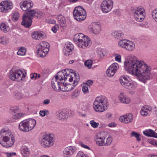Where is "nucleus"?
<instances>
[{
  "mask_svg": "<svg viewBox=\"0 0 157 157\" xmlns=\"http://www.w3.org/2000/svg\"><path fill=\"white\" fill-rule=\"evenodd\" d=\"M36 11L33 10H29L25 13L22 17L21 25L26 28L30 27L33 17H36Z\"/></svg>",
  "mask_w": 157,
  "mask_h": 157,
  "instance_id": "nucleus-6",
  "label": "nucleus"
},
{
  "mask_svg": "<svg viewBox=\"0 0 157 157\" xmlns=\"http://www.w3.org/2000/svg\"><path fill=\"white\" fill-rule=\"evenodd\" d=\"M119 100L122 103L129 104L130 102V99L124 93H121L119 96Z\"/></svg>",
  "mask_w": 157,
  "mask_h": 157,
  "instance_id": "nucleus-25",
  "label": "nucleus"
},
{
  "mask_svg": "<svg viewBox=\"0 0 157 157\" xmlns=\"http://www.w3.org/2000/svg\"><path fill=\"white\" fill-rule=\"evenodd\" d=\"M0 29L4 33H6L9 31L10 30L8 25L4 23H2L0 25Z\"/></svg>",
  "mask_w": 157,
  "mask_h": 157,
  "instance_id": "nucleus-31",
  "label": "nucleus"
},
{
  "mask_svg": "<svg viewBox=\"0 0 157 157\" xmlns=\"http://www.w3.org/2000/svg\"><path fill=\"white\" fill-rule=\"evenodd\" d=\"M76 150V148L74 146L66 147L63 151V156L64 157H71L74 155Z\"/></svg>",
  "mask_w": 157,
  "mask_h": 157,
  "instance_id": "nucleus-16",
  "label": "nucleus"
},
{
  "mask_svg": "<svg viewBox=\"0 0 157 157\" xmlns=\"http://www.w3.org/2000/svg\"><path fill=\"white\" fill-rule=\"evenodd\" d=\"M14 94L17 98L20 99L23 98V95L19 91H16L14 92Z\"/></svg>",
  "mask_w": 157,
  "mask_h": 157,
  "instance_id": "nucleus-43",
  "label": "nucleus"
},
{
  "mask_svg": "<svg viewBox=\"0 0 157 157\" xmlns=\"http://www.w3.org/2000/svg\"><path fill=\"white\" fill-rule=\"evenodd\" d=\"M113 6V2L112 0H104L101 4V10L103 13H106L110 11Z\"/></svg>",
  "mask_w": 157,
  "mask_h": 157,
  "instance_id": "nucleus-12",
  "label": "nucleus"
},
{
  "mask_svg": "<svg viewBox=\"0 0 157 157\" xmlns=\"http://www.w3.org/2000/svg\"><path fill=\"white\" fill-rule=\"evenodd\" d=\"M36 124L33 119H28L21 122L19 125V130L23 132H28L33 129Z\"/></svg>",
  "mask_w": 157,
  "mask_h": 157,
  "instance_id": "nucleus-5",
  "label": "nucleus"
},
{
  "mask_svg": "<svg viewBox=\"0 0 157 157\" xmlns=\"http://www.w3.org/2000/svg\"><path fill=\"white\" fill-rule=\"evenodd\" d=\"M134 17L138 22H141L144 20L145 17L144 10L141 7L134 8L132 11Z\"/></svg>",
  "mask_w": 157,
  "mask_h": 157,
  "instance_id": "nucleus-10",
  "label": "nucleus"
},
{
  "mask_svg": "<svg viewBox=\"0 0 157 157\" xmlns=\"http://www.w3.org/2000/svg\"><path fill=\"white\" fill-rule=\"evenodd\" d=\"M76 157H87L86 156L82 151H79L77 153Z\"/></svg>",
  "mask_w": 157,
  "mask_h": 157,
  "instance_id": "nucleus-54",
  "label": "nucleus"
},
{
  "mask_svg": "<svg viewBox=\"0 0 157 157\" xmlns=\"http://www.w3.org/2000/svg\"><path fill=\"white\" fill-rule=\"evenodd\" d=\"M119 67L117 63H113L108 68L106 71L107 75L108 77L113 76Z\"/></svg>",
  "mask_w": 157,
  "mask_h": 157,
  "instance_id": "nucleus-18",
  "label": "nucleus"
},
{
  "mask_svg": "<svg viewBox=\"0 0 157 157\" xmlns=\"http://www.w3.org/2000/svg\"><path fill=\"white\" fill-rule=\"evenodd\" d=\"M44 13L41 11L36 12V17L37 18L40 19L43 17L44 16Z\"/></svg>",
  "mask_w": 157,
  "mask_h": 157,
  "instance_id": "nucleus-44",
  "label": "nucleus"
},
{
  "mask_svg": "<svg viewBox=\"0 0 157 157\" xmlns=\"http://www.w3.org/2000/svg\"><path fill=\"white\" fill-rule=\"evenodd\" d=\"M143 133L146 136L157 138V134L151 129L146 130L143 132Z\"/></svg>",
  "mask_w": 157,
  "mask_h": 157,
  "instance_id": "nucleus-30",
  "label": "nucleus"
},
{
  "mask_svg": "<svg viewBox=\"0 0 157 157\" xmlns=\"http://www.w3.org/2000/svg\"><path fill=\"white\" fill-rule=\"evenodd\" d=\"M50 100L48 99H46L43 101V103L45 105H48L50 103Z\"/></svg>",
  "mask_w": 157,
  "mask_h": 157,
  "instance_id": "nucleus-61",
  "label": "nucleus"
},
{
  "mask_svg": "<svg viewBox=\"0 0 157 157\" xmlns=\"http://www.w3.org/2000/svg\"><path fill=\"white\" fill-rule=\"evenodd\" d=\"M82 91L84 94H87L89 93L88 88L86 86H84L82 88Z\"/></svg>",
  "mask_w": 157,
  "mask_h": 157,
  "instance_id": "nucleus-55",
  "label": "nucleus"
},
{
  "mask_svg": "<svg viewBox=\"0 0 157 157\" xmlns=\"http://www.w3.org/2000/svg\"><path fill=\"white\" fill-rule=\"evenodd\" d=\"M68 116L67 111L64 110L59 111L57 114L58 119L61 120L66 119Z\"/></svg>",
  "mask_w": 157,
  "mask_h": 157,
  "instance_id": "nucleus-27",
  "label": "nucleus"
},
{
  "mask_svg": "<svg viewBox=\"0 0 157 157\" xmlns=\"http://www.w3.org/2000/svg\"><path fill=\"white\" fill-rule=\"evenodd\" d=\"M151 14L153 19L156 22H157V9L153 10L151 13Z\"/></svg>",
  "mask_w": 157,
  "mask_h": 157,
  "instance_id": "nucleus-45",
  "label": "nucleus"
},
{
  "mask_svg": "<svg viewBox=\"0 0 157 157\" xmlns=\"http://www.w3.org/2000/svg\"><path fill=\"white\" fill-rule=\"evenodd\" d=\"M49 44L45 41H43L38 45L37 55L41 57L46 56L49 51Z\"/></svg>",
  "mask_w": 157,
  "mask_h": 157,
  "instance_id": "nucleus-9",
  "label": "nucleus"
},
{
  "mask_svg": "<svg viewBox=\"0 0 157 157\" xmlns=\"http://www.w3.org/2000/svg\"><path fill=\"white\" fill-rule=\"evenodd\" d=\"M90 123L91 126L94 128H97L99 124V123L95 122L94 120H91Z\"/></svg>",
  "mask_w": 157,
  "mask_h": 157,
  "instance_id": "nucleus-46",
  "label": "nucleus"
},
{
  "mask_svg": "<svg viewBox=\"0 0 157 157\" xmlns=\"http://www.w3.org/2000/svg\"><path fill=\"white\" fill-rule=\"evenodd\" d=\"M19 17V14L18 12H15L12 16V19L14 21H17Z\"/></svg>",
  "mask_w": 157,
  "mask_h": 157,
  "instance_id": "nucleus-39",
  "label": "nucleus"
},
{
  "mask_svg": "<svg viewBox=\"0 0 157 157\" xmlns=\"http://www.w3.org/2000/svg\"><path fill=\"white\" fill-rule=\"evenodd\" d=\"M116 124H115L113 122H112L108 124V126L109 127H115L116 126Z\"/></svg>",
  "mask_w": 157,
  "mask_h": 157,
  "instance_id": "nucleus-60",
  "label": "nucleus"
},
{
  "mask_svg": "<svg viewBox=\"0 0 157 157\" xmlns=\"http://www.w3.org/2000/svg\"><path fill=\"white\" fill-rule=\"evenodd\" d=\"M25 115V113H17L13 115V118L14 119H19L23 117Z\"/></svg>",
  "mask_w": 157,
  "mask_h": 157,
  "instance_id": "nucleus-37",
  "label": "nucleus"
},
{
  "mask_svg": "<svg viewBox=\"0 0 157 157\" xmlns=\"http://www.w3.org/2000/svg\"><path fill=\"white\" fill-rule=\"evenodd\" d=\"M87 36H85L82 33H78L76 34L74 37V41L76 44H78L81 40L82 41V39L86 37Z\"/></svg>",
  "mask_w": 157,
  "mask_h": 157,
  "instance_id": "nucleus-29",
  "label": "nucleus"
},
{
  "mask_svg": "<svg viewBox=\"0 0 157 157\" xmlns=\"http://www.w3.org/2000/svg\"><path fill=\"white\" fill-rule=\"evenodd\" d=\"M37 74L36 73H32L30 75V78L32 79L35 80L37 78Z\"/></svg>",
  "mask_w": 157,
  "mask_h": 157,
  "instance_id": "nucleus-58",
  "label": "nucleus"
},
{
  "mask_svg": "<svg viewBox=\"0 0 157 157\" xmlns=\"http://www.w3.org/2000/svg\"><path fill=\"white\" fill-rule=\"evenodd\" d=\"M91 44L90 39L88 36L85 37L82 40H81L78 44L77 45L80 48L84 49L86 48L90 47Z\"/></svg>",
  "mask_w": 157,
  "mask_h": 157,
  "instance_id": "nucleus-20",
  "label": "nucleus"
},
{
  "mask_svg": "<svg viewBox=\"0 0 157 157\" xmlns=\"http://www.w3.org/2000/svg\"><path fill=\"white\" fill-rule=\"evenodd\" d=\"M133 116L132 113H128L121 116L119 118L120 121L125 123H129L132 122Z\"/></svg>",
  "mask_w": 157,
  "mask_h": 157,
  "instance_id": "nucleus-22",
  "label": "nucleus"
},
{
  "mask_svg": "<svg viewBox=\"0 0 157 157\" xmlns=\"http://www.w3.org/2000/svg\"><path fill=\"white\" fill-rule=\"evenodd\" d=\"M13 7V3L8 1H4L0 3V11L6 13L9 11Z\"/></svg>",
  "mask_w": 157,
  "mask_h": 157,
  "instance_id": "nucleus-15",
  "label": "nucleus"
},
{
  "mask_svg": "<svg viewBox=\"0 0 157 157\" xmlns=\"http://www.w3.org/2000/svg\"><path fill=\"white\" fill-rule=\"evenodd\" d=\"M52 86L53 89L56 91H59L60 90L64 91L63 90V87H65L64 83L59 81L56 77L52 78L51 82Z\"/></svg>",
  "mask_w": 157,
  "mask_h": 157,
  "instance_id": "nucleus-14",
  "label": "nucleus"
},
{
  "mask_svg": "<svg viewBox=\"0 0 157 157\" xmlns=\"http://www.w3.org/2000/svg\"><path fill=\"white\" fill-rule=\"evenodd\" d=\"M143 107L144 109L147 112L148 114L151 113L152 109L151 107L148 105H145Z\"/></svg>",
  "mask_w": 157,
  "mask_h": 157,
  "instance_id": "nucleus-47",
  "label": "nucleus"
},
{
  "mask_svg": "<svg viewBox=\"0 0 157 157\" xmlns=\"http://www.w3.org/2000/svg\"><path fill=\"white\" fill-rule=\"evenodd\" d=\"M99 55H100V57L102 58L105 55L106 52L104 50H101L98 52Z\"/></svg>",
  "mask_w": 157,
  "mask_h": 157,
  "instance_id": "nucleus-53",
  "label": "nucleus"
},
{
  "mask_svg": "<svg viewBox=\"0 0 157 157\" xmlns=\"http://www.w3.org/2000/svg\"><path fill=\"white\" fill-rule=\"evenodd\" d=\"M140 114L143 116H146L148 114L147 112L144 109L143 107L142 108L140 111Z\"/></svg>",
  "mask_w": 157,
  "mask_h": 157,
  "instance_id": "nucleus-51",
  "label": "nucleus"
},
{
  "mask_svg": "<svg viewBox=\"0 0 157 157\" xmlns=\"http://www.w3.org/2000/svg\"><path fill=\"white\" fill-rule=\"evenodd\" d=\"M74 82L73 83V84H67L66 85L64 83V85L65 87H63L65 89V88L66 87V90L67 91H70L72 90L75 86L77 85L78 82L79 81V76H78V74L75 77H74Z\"/></svg>",
  "mask_w": 157,
  "mask_h": 157,
  "instance_id": "nucleus-21",
  "label": "nucleus"
},
{
  "mask_svg": "<svg viewBox=\"0 0 157 157\" xmlns=\"http://www.w3.org/2000/svg\"><path fill=\"white\" fill-rule=\"evenodd\" d=\"M124 65L126 71L138 77L143 82L150 78V68L144 62L137 60L133 55H131L129 60L124 62Z\"/></svg>",
  "mask_w": 157,
  "mask_h": 157,
  "instance_id": "nucleus-1",
  "label": "nucleus"
},
{
  "mask_svg": "<svg viewBox=\"0 0 157 157\" xmlns=\"http://www.w3.org/2000/svg\"><path fill=\"white\" fill-rule=\"evenodd\" d=\"M64 48L72 50L74 48V46L72 43H69L66 45Z\"/></svg>",
  "mask_w": 157,
  "mask_h": 157,
  "instance_id": "nucleus-52",
  "label": "nucleus"
},
{
  "mask_svg": "<svg viewBox=\"0 0 157 157\" xmlns=\"http://www.w3.org/2000/svg\"><path fill=\"white\" fill-rule=\"evenodd\" d=\"M73 15L74 18L79 21L85 20L86 16V11L81 6L75 7L73 11Z\"/></svg>",
  "mask_w": 157,
  "mask_h": 157,
  "instance_id": "nucleus-8",
  "label": "nucleus"
},
{
  "mask_svg": "<svg viewBox=\"0 0 157 157\" xmlns=\"http://www.w3.org/2000/svg\"><path fill=\"white\" fill-rule=\"evenodd\" d=\"M78 90H75L73 92L71 95V97L72 98L75 99L78 96Z\"/></svg>",
  "mask_w": 157,
  "mask_h": 157,
  "instance_id": "nucleus-49",
  "label": "nucleus"
},
{
  "mask_svg": "<svg viewBox=\"0 0 157 157\" xmlns=\"http://www.w3.org/2000/svg\"><path fill=\"white\" fill-rule=\"evenodd\" d=\"M33 38L36 40H40L46 37L45 34L42 31L34 32L32 35Z\"/></svg>",
  "mask_w": 157,
  "mask_h": 157,
  "instance_id": "nucleus-23",
  "label": "nucleus"
},
{
  "mask_svg": "<svg viewBox=\"0 0 157 157\" xmlns=\"http://www.w3.org/2000/svg\"><path fill=\"white\" fill-rule=\"evenodd\" d=\"M101 28V25L99 22L92 23L90 26V31L95 35H98L99 33Z\"/></svg>",
  "mask_w": 157,
  "mask_h": 157,
  "instance_id": "nucleus-17",
  "label": "nucleus"
},
{
  "mask_svg": "<svg viewBox=\"0 0 157 157\" xmlns=\"http://www.w3.org/2000/svg\"><path fill=\"white\" fill-rule=\"evenodd\" d=\"M72 50L67 49V48H64L63 51L65 55L68 56L72 53Z\"/></svg>",
  "mask_w": 157,
  "mask_h": 157,
  "instance_id": "nucleus-40",
  "label": "nucleus"
},
{
  "mask_svg": "<svg viewBox=\"0 0 157 157\" xmlns=\"http://www.w3.org/2000/svg\"><path fill=\"white\" fill-rule=\"evenodd\" d=\"M59 26L58 25H55L52 28V30L54 33H56L57 31L59 29Z\"/></svg>",
  "mask_w": 157,
  "mask_h": 157,
  "instance_id": "nucleus-57",
  "label": "nucleus"
},
{
  "mask_svg": "<svg viewBox=\"0 0 157 157\" xmlns=\"http://www.w3.org/2000/svg\"><path fill=\"white\" fill-rule=\"evenodd\" d=\"M105 138L101 133L97 134L95 137L97 144L100 146L104 145Z\"/></svg>",
  "mask_w": 157,
  "mask_h": 157,
  "instance_id": "nucleus-24",
  "label": "nucleus"
},
{
  "mask_svg": "<svg viewBox=\"0 0 157 157\" xmlns=\"http://www.w3.org/2000/svg\"><path fill=\"white\" fill-rule=\"evenodd\" d=\"M112 138L111 137L109 136L105 142L104 141V145L108 146L110 145L112 142Z\"/></svg>",
  "mask_w": 157,
  "mask_h": 157,
  "instance_id": "nucleus-41",
  "label": "nucleus"
},
{
  "mask_svg": "<svg viewBox=\"0 0 157 157\" xmlns=\"http://www.w3.org/2000/svg\"><path fill=\"white\" fill-rule=\"evenodd\" d=\"M78 75L73 70L68 69L63 70L58 72L56 75V78L61 82L64 83V82L67 80L70 82L73 80V76L75 77Z\"/></svg>",
  "mask_w": 157,
  "mask_h": 157,
  "instance_id": "nucleus-3",
  "label": "nucleus"
},
{
  "mask_svg": "<svg viewBox=\"0 0 157 157\" xmlns=\"http://www.w3.org/2000/svg\"><path fill=\"white\" fill-rule=\"evenodd\" d=\"M130 78L128 76L124 75L120 77V82L121 85L124 87H127V85L130 82Z\"/></svg>",
  "mask_w": 157,
  "mask_h": 157,
  "instance_id": "nucleus-26",
  "label": "nucleus"
},
{
  "mask_svg": "<svg viewBox=\"0 0 157 157\" xmlns=\"http://www.w3.org/2000/svg\"><path fill=\"white\" fill-rule=\"evenodd\" d=\"M15 139L11 132L2 129L0 131V144L4 147H9L14 144Z\"/></svg>",
  "mask_w": 157,
  "mask_h": 157,
  "instance_id": "nucleus-2",
  "label": "nucleus"
},
{
  "mask_svg": "<svg viewBox=\"0 0 157 157\" xmlns=\"http://www.w3.org/2000/svg\"><path fill=\"white\" fill-rule=\"evenodd\" d=\"M127 86V87L126 86L125 87L126 88L130 90H133L136 88L137 84L135 82L130 81Z\"/></svg>",
  "mask_w": 157,
  "mask_h": 157,
  "instance_id": "nucleus-32",
  "label": "nucleus"
},
{
  "mask_svg": "<svg viewBox=\"0 0 157 157\" xmlns=\"http://www.w3.org/2000/svg\"><path fill=\"white\" fill-rule=\"evenodd\" d=\"M112 35L115 39H120L121 37L122 34V33L115 31L112 33Z\"/></svg>",
  "mask_w": 157,
  "mask_h": 157,
  "instance_id": "nucleus-36",
  "label": "nucleus"
},
{
  "mask_svg": "<svg viewBox=\"0 0 157 157\" xmlns=\"http://www.w3.org/2000/svg\"><path fill=\"white\" fill-rule=\"evenodd\" d=\"M107 98L105 96H100L97 97L93 105V108L94 110L98 112L104 111L105 106H107Z\"/></svg>",
  "mask_w": 157,
  "mask_h": 157,
  "instance_id": "nucleus-4",
  "label": "nucleus"
},
{
  "mask_svg": "<svg viewBox=\"0 0 157 157\" xmlns=\"http://www.w3.org/2000/svg\"><path fill=\"white\" fill-rule=\"evenodd\" d=\"M81 146L84 148L87 149H90V148L87 145H86L84 144H82Z\"/></svg>",
  "mask_w": 157,
  "mask_h": 157,
  "instance_id": "nucleus-64",
  "label": "nucleus"
},
{
  "mask_svg": "<svg viewBox=\"0 0 157 157\" xmlns=\"http://www.w3.org/2000/svg\"><path fill=\"white\" fill-rule=\"evenodd\" d=\"M9 39L6 36H1L0 37V44L6 45L9 43Z\"/></svg>",
  "mask_w": 157,
  "mask_h": 157,
  "instance_id": "nucleus-34",
  "label": "nucleus"
},
{
  "mask_svg": "<svg viewBox=\"0 0 157 157\" xmlns=\"http://www.w3.org/2000/svg\"><path fill=\"white\" fill-rule=\"evenodd\" d=\"M132 136H134L136 138V140L138 141H140L141 140V138L140 135L139 133L134 131H132L131 133Z\"/></svg>",
  "mask_w": 157,
  "mask_h": 157,
  "instance_id": "nucleus-38",
  "label": "nucleus"
},
{
  "mask_svg": "<svg viewBox=\"0 0 157 157\" xmlns=\"http://www.w3.org/2000/svg\"><path fill=\"white\" fill-rule=\"evenodd\" d=\"M93 83V82L92 80H88L86 81L85 83V85L88 86L89 87L90 86L92 85Z\"/></svg>",
  "mask_w": 157,
  "mask_h": 157,
  "instance_id": "nucleus-56",
  "label": "nucleus"
},
{
  "mask_svg": "<svg viewBox=\"0 0 157 157\" xmlns=\"http://www.w3.org/2000/svg\"><path fill=\"white\" fill-rule=\"evenodd\" d=\"M9 77L12 80L20 82L24 79L25 75L20 69L13 68L10 71Z\"/></svg>",
  "mask_w": 157,
  "mask_h": 157,
  "instance_id": "nucleus-7",
  "label": "nucleus"
},
{
  "mask_svg": "<svg viewBox=\"0 0 157 157\" xmlns=\"http://www.w3.org/2000/svg\"><path fill=\"white\" fill-rule=\"evenodd\" d=\"M112 115L113 114L111 113H108L106 114V117L107 118L111 119L113 118Z\"/></svg>",
  "mask_w": 157,
  "mask_h": 157,
  "instance_id": "nucleus-59",
  "label": "nucleus"
},
{
  "mask_svg": "<svg viewBox=\"0 0 157 157\" xmlns=\"http://www.w3.org/2000/svg\"><path fill=\"white\" fill-rule=\"evenodd\" d=\"M56 18L60 24V27L64 29L66 26L65 17L63 15L60 14L57 16Z\"/></svg>",
  "mask_w": 157,
  "mask_h": 157,
  "instance_id": "nucleus-28",
  "label": "nucleus"
},
{
  "mask_svg": "<svg viewBox=\"0 0 157 157\" xmlns=\"http://www.w3.org/2000/svg\"><path fill=\"white\" fill-rule=\"evenodd\" d=\"M93 61L91 60H86L85 62V65L88 68H90L92 66Z\"/></svg>",
  "mask_w": 157,
  "mask_h": 157,
  "instance_id": "nucleus-42",
  "label": "nucleus"
},
{
  "mask_svg": "<svg viewBox=\"0 0 157 157\" xmlns=\"http://www.w3.org/2000/svg\"><path fill=\"white\" fill-rule=\"evenodd\" d=\"M118 44L120 47L128 52L134 50L135 46V43L133 41L125 39L120 40Z\"/></svg>",
  "mask_w": 157,
  "mask_h": 157,
  "instance_id": "nucleus-11",
  "label": "nucleus"
},
{
  "mask_svg": "<svg viewBox=\"0 0 157 157\" xmlns=\"http://www.w3.org/2000/svg\"><path fill=\"white\" fill-rule=\"evenodd\" d=\"M150 143L153 145L157 146V141L154 140H151L150 142Z\"/></svg>",
  "mask_w": 157,
  "mask_h": 157,
  "instance_id": "nucleus-62",
  "label": "nucleus"
},
{
  "mask_svg": "<svg viewBox=\"0 0 157 157\" xmlns=\"http://www.w3.org/2000/svg\"><path fill=\"white\" fill-rule=\"evenodd\" d=\"M49 113L48 110L44 109V110H41L40 111L39 114L42 117H44L46 114L48 115Z\"/></svg>",
  "mask_w": 157,
  "mask_h": 157,
  "instance_id": "nucleus-48",
  "label": "nucleus"
},
{
  "mask_svg": "<svg viewBox=\"0 0 157 157\" xmlns=\"http://www.w3.org/2000/svg\"><path fill=\"white\" fill-rule=\"evenodd\" d=\"M26 52V48L21 47L18 49V51L17 52V54L19 56H23L25 55Z\"/></svg>",
  "mask_w": 157,
  "mask_h": 157,
  "instance_id": "nucleus-33",
  "label": "nucleus"
},
{
  "mask_svg": "<svg viewBox=\"0 0 157 157\" xmlns=\"http://www.w3.org/2000/svg\"><path fill=\"white\" fill-rule=\"evenodd\" d=\"M83 104V103H82L79 102L77 104V105L78 108L82 109V105Z\"/></svg>",
  "mask_w": 157,
  "mask_h": 157,
  "instance_id": "nucleus-63",
  "label": "nucleus"
},
{
  "mask_svg": "<svg viewBox=\"0 0 157 157\" xmlns=\"http://www.w3.org/2000/svg\"><path fill=\"white\" fill-rule=\"evenodd\" d=\"M54 138L53 135H46L44 136L41 140V145L45 147H49L54 144Z\"/></svg>",
  "mask_w": 157,
  "mask_h": 157,
  "instance_id": "nucleus-13",
  "label": "nucleus"
},
{
  "mask_svg": "<svg viewBox=\"0 0 157 157\" xmlns=\"http://www.w3.org/2000/svg\"><path fill=\"white\" fill-rule=\"evenodd\" d=\"M21 153L24 157H27L29 154V150L26 147H24L22 149Z\"/></svg>",
  "mask_w": 157,
  "mask_h": 157,
  "instance_id": "nucleus-35",
  "label": "nucleus"
},
{
  "mask_svg": "<svg viewBox=\"0 0 157 157\" xmlns=\"http://www.w3.org/2000/svg\"><path fill=\"white\" fill-rule=\"evenodd\" d=\"M20 6L22 10L26 11L33 7V3L31 0H25L21 2L20 3Z\"/></svg>",
  "mask_w": 157,
  "mask_h": 157,
  "instance_id": "nucleus-19",
  "label": "nucleus"
},
{
  "mask_svg": "<svg viewBox=\"0 0 157 157\" xmlns=\"http://www.w3.org/2000/svg\"><path fill=\"white\" fill-rule=\"evenodd\" d=\"M115 56V60L118 62H121V56L118 54H116Z\"/></svg>",
  "mask_w": 157,
  "mask_h": 157,
  "instance_id": "nucleus-50",
  "label": "nucleus"
}]
</instances>
